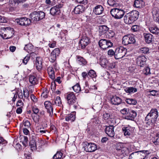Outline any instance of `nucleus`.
I'll return each mask as SVG.
<instances>
[{"label":"nucleus","mask_w":159,"mask_h":159,"mask_svg":"<svg viewBox=\"0 0 159 159\" xmlns=\"http://www.w3.org/2000/svg\"><path fill=\"white\" fill-rule=\"evenodd\" d=\"M107 42V40L105 39H101L99 42V45L103 50L106 49Z\"/></svg>","instance_id":"bb28decb"},{"label":"nucleus","mask_w":159,"mask_h":159,"mask_svg":"<svg viewBox=\"0 0 159 159\" xmlns=\"http://www.w3.org/2000/svg\"><path fill=\"white\" fill-rule=\"evenodd\" d=\"M104 11L103 7L100 5H98L93 8V12L96 15H99L102 14Z\"/></svg>","instance_id":"2eb2a0df"},{"label":"nucleus","mask_w":159,"mask_h":159,"mask_svg":"<svg viewBox=\"0 0 159 159\" xmlns=\"http://www.w3.org/2000/svg\"><path fill=\"white\" fill-rule=\"evenodd\" d=\"M117 50H115L114 52L113 50H108V54L111 57L113 56L114 55H116V53L117 52Z\"/></svg>","instance_id":"603ef678"},{"label":"nucleus","mask_w":159,"mask_h":159,"mask_svg":"<svg viewBox=\"0 0 159 159\" xmlns=\"http://www.w3.org/2000/svg\"><path fill=\"white\" fill-rule=\"evenodd\" d=\"M65 117L66 120L67 121L69 120L73 121L75 120V116L74 114H70L65 116Z\"/></svg>","instance_id":"72a5a7b5"},{"label":"nucleus","mask_w":159,"mask_h":159,"mask_svg":"<svg viewBox=\"0 0 159 159\" xmlns=\"http://www.w3.org/2000/svg\"><path fill=\"white\" fill-rule=\"evenodd\" d=\"M108 140V138L107 137H104L102 138L101 139V142L102 143H105Z\"/></svg>","instance_id":"774afa93"},{"label":"nucleus","mask_w":159,"mask_h":159,"mask_svg":"<svg viewBox=\"0 0 159 159\" xmlns=\"http://www.w3.org/2000/svg\"><path fill=\"white\" fill-rule=\"evenodd\" d=\"M34 48V46L31 43H29L25 45L24 50H30Z\"/></svg>","instance_id":"49530a36"},{"label":"nucleus","mask_w":159,"mask_h":159,"mask_svg":"<svg viewBox=\"0 0 159 159\" xmlns=\"http://www.w3.org/2000/svg\"><path fill=\"white\" fill-rule=\"evenodd\" d=\"M30 145V147L32 148V150L34 149V150H36L37 149V145L36 142H30L29 143Z\"/></svg>","instance_id":"79ce46f5"},{"label":"nucleus","mask_w":159,"mask_h":159,"mask_svg":"<svg viewBox=\"0 0 159 159\" xmlns=\"http://www.w3.org/2000/svg\"><path fill=\"white\" fill-rule=\"evenodd\" d=\"M88 75L92 78H95L97 76L95 71L93 70H91L89 71Z\"/></svg>","instance_id":"ea45409f"},{"label":"nucleus","mask_w":159,"mask_h":159,"mask_svg":"<svg viewBox=\"0 0 159 159\" xmlns=\"http://www.w3.org/2000/svg\"><path fill=\"white\" fill-rule=\"evenodd\" d=\"M62 155L63 154L61 152L58 151L53 156V159H62L61 158Z\"/></svg>","instance_id":"4c0bfd02"},{"label":"nucleus","mask_w":159,"mask_h":159,"mask_svg":"<svg viewBox=\"0 0 159 159\" xmlns=\"http://www.w3.org/2000/svg\"><path fill=\"white\" fill-rule=\"evenodd\" d=\"M122 130L125 136H129L132 133V128L130 126H128L123 127Z\"/></svg>","instance_id":"412c9836"},{"label":"nucleus","mask_w":159,"mask_h":159,"mask_svg":"<svg viewBox=\"0 0 159 159\" xmlns=\"http://www.w3.org/2000/svg\"><path fill=\"white\" fill-rule=\"evenodd\" d=\"M111 101L113 105H118L121 103L122 100L119 97L115 95L111 98Z\"/></svg>","instance_id":"6ab92c4d"},{"label":"nucleus","mask_w":159,"mask_h":159,"mask_svg":"<svg viewBox=\"0 0 159 159\" xmlns=\"http://www.w3.org/2000/svg\"><path fill=\"white\" fill-rule=\"evenodd\" d=\"M24 125L26 128H29L30 127L31 124L29 121L25 120H24Z\"/></svg>","instance_id":"de8ad7c7"},{"label":"nucleus","mask_w":159,"mask_h":159,"mask_svg":"<svg viewBox=\"0 0 159 159\" xmlns=\"http://www.w3.org/2000/svg\"><path fill=\"white\" fill-rule=\"evenodd\" d=\"M149 30L153 34H158L159 33V29L155 26L149 28Z\"/></svg>","instance_id":"e433bc0d"},{"label":"nucleus","mask_w":159,"mask_h":159,"mask_svg":"<svg viewBox=\"0 0 159 159\" xmlns=\"http://www.w3.org/2000/svg\"><path fill=\"white\" fill-rule=\"evenodd\" d=\"M124 90L127 93H132L136 92L137 89L136 88L133 87H129L125 88Z\"/></svg>","instance_id":"c85d7f7f"},{"label":"nucleus","mask_w":159,"mask_h":159,"mask_svg":"<svg viewBox=\"0 0 159 159\" xmlns=\"http://www.w3.org/2000/svg\"><path fill=\"white\" fill-rule=\"evenodd\" d=\"M14 34L13 28L10 27L0 28V35L4 39L11 38Z\"/></svg>","instance_id":"7ed1b4c3"},{"label":"nucleus","mask_w":159,"mask_h":159,"mask_svg":"<svg viewBox=\"0 0 159 159\" xmlns=\"http://www.w3.org/2000/svg\"><path fill=\"white\" fill-rule=\"evenodd\" d=\"M114 128V127L113 125L106 126L105 132L108 136L115 138H114L115 136Z\"/></svg>","instance_id":"ddd939ff"},{"label":"nucleus","mask_w":159,"mask_h":159,"mask_svg":"<svg viewBox=\"0 0 159 159\" xmlns=\"http://www.w3.org/2000/svg\"><path fill=\"white\" fill-rule=\"evenodd\" d=\"M51 102L53 105L60 107L62 105L61 98L59 96L57 97L54 100H52Z\"/></svg>","instance_id":"5701e85b"},{"label":"nucleus","mask_w":159,"mask_h":159,"mask_svg":"<svg viewBox=\"0 0 159 159\" xmlns=\"http://www.w3.org/2000/svg\"><path fill=\"white\" fill-rule=\"evenodd\" d=\"M117 148L116 150L120 156H123L124 157L128 156L129 155V149L126 147L121 148Z\"/></svg>","instance_id":"dca6fc26"},{"label":"nucleus","mask_w":159,"mask_h":159,"mask_svg":"<svg viewBox=\"0 0 159 159\" xmlns=\"http://www.w3.org/2000/svg\"><path fill=\"white\" fill-rule=\"evenodd\" d=\"M127 50H117L116 55L119 58H121L124 57L126 54ZM118 59V58H117Z\"/></svg>","instance_id":"473e14b6"},{"label":"nucleus","mask_w":159,"mask_h":159,"mask_svg":"<svg viewBox=\"0 0 159 159\" xmlns=\"http://www.w3.org/2000/svg\"><path fill=\"white\" fill-rule=\"evenodd\" d=\"M77 62L80 65L84 66L87 63L86 60L83 57L80 56H76Z\"/></svg>","instance_id":"b1692460"},{"label":"nucleus","mask_w":159,"mask_h":159,"mask_svg":"<svg viewBox=\"0 0 159 159\" xmlns=\"http://www.w3.org/2000/svg\"><path fill=\"white\" fill-rule=\"evenodd\" d=\"M26 159H31V153L29 152H26L24 154Z\"/></svg>","instance_id":"8fccbe9b"},{"label":"nucleus","mask_w":159,"mask_h":159,"mask_svg":"<svg viewBox=\"0 0 159 159\" xmlns=\"http://www.w3.org/2000/svg\"><path fill=\"white\" fill-rule=\"evenodd\" d=\"M29 81L33 85H34L38 83L37 78L35 76L33 75H30Z\"/></svg>","instance_id":"cd10ccee"},{"label":"nucleus","mask_w":159,"mask_h":159,"mask_svg":"<svg viewBox=\"0 0 159 159\" xmlns=\"http://www.w3.org/2000/svg\"><path fill=\"white\" fill-rule=\"evenodd\" d=\"M7 143V141L5 140L3 138L0 136V144H3Z\"/></svg>","instance_id":"052dcab7"},{"label":"nucleus","mask_w":159,"mask_h":159,"mask_svg":"<svg viewBox=\"0 0 159 159\" xmlns=\"http://www.w3.org/2000/svg\"><path fill=\"white\" fill-rule=\"evenodd\" d=\"M7 22V20L6 18L0 15V22L5 23Z\"/></svg>","instance_id":"5fc2aeb1"},{"label":"nucleus","mask_w":159,"mask_h":159,"mask_svg":"<svg viewBox=\"0 0 159 159\" xmlns=\"http://www.w3.org/2000/svg\"><path fill=\"white\" fill-rule=\"evenodd\" d=\"M107 3L111 6L115 7L118 5L116 1L114 0H108Z\"/></svg>","instance_id":"a19ab883"},{"label":"nucleus","mask_w":159,"mask_h":159,"mask_svg":"<svg viewBox=\"0 0 159 159\" xmlns=\"http://www.w3.org/2000/svg\"><path fill=\"white\" fill-rule=\"evenodd\" d=\"M83 148L86 152H92L95 151L97 149V146L94 143L85 142L84 143Z\"/></svg>","instance_id":"1a4fd4ad"},{"label":"nucleus","mask_w":159,"mask_h":159,"mask_svg":"<svg viewBox=\"0 0 159 159\" xmlns=\"http://www.w3.org/2000/svg\"><path fill=\"white\" fill-rule=\"evenodd\" d=\"M82 75L84 79H86V78L88 77L89 76L88 73H87L86 72H83L82 73Z\"/></svg>","instance_id":"69168bd1"},{"label":"nucleus","mask_w":159,"mask_h":159,"mask_svg":"<svg viewBox=\"0 0 159 159\" xmlns=\"http://www.w3.org/2000/svg\"><path fill=\"white\" fill-rule=\"evenodd\" d=\"M139 12L136 10H134L127 13L124 17L125 22L129 24L136 20L139 17Z\"/></svg>","instance_id":"f03ea898"},{"label":"nucleus","mask_w":159,"mask_h":159,"mask_svg":"<svg viewBox=\"0 0 159 159\" xmlns=\"http://www.w3.org/2000/svg\"><path fill=\"white\" fill-rule=\"evenodd\" d=\"M149 154V151L147 150H140V159H147V156Z\"/></svg>","instance_id":"393cba45"},{"label":"nucleus","mask_w":159,"mask_h":159,"mask_svg":"<svg viewBox=\"0 0 159 159\" xmlns=\"http://www.w3.org/2000/svg\"><path fill=\"white\" fill-rule=\"evenodd\" d=\"M120 112L125 115V118L128 120H132L137 116V113L135 111L129 108H124L120 110Z\"/></svg>","instance_id":"39448f33"},{"label":"nucleus","mask_w":159,"mask_h":159,"mask_svg":"<svg viewBox=\"0 0 159 159\" xmlns=\"http://www.w3.org/2000/svg\"><path fill=\"white\" fill-rule=\"evenodd\" d=\"M110 117V114L108 113L105 112L103 114V118L105 120L108 119Z\"/></svg>","instance_id":"864d4df0"},{"label":"nucleus","mask_w":159,"mask_h":159,"mask_svg":"<svg viewBox=\"0 0 159 159\" xmlns=\"http://www.w3.org/2000/svg\"><path fill=\"white\" fill-rule=\"evenodd\" d=\"M109 28L106 25H100L99 27V35L101 36L104 34L108 31Z\"/></svg>","instance_id":"aec40b11"},{"label":"nucleus","mask_w":159,"mask_h":159,"mask_svg":"<svg viewBox=\"0 0 159 159\" xmlns=\"http://www.w3.org/2000/svg\"><path fill=\"white\" fill-rule=\"evenodd\" d=\"M76 2L79 3L85 4L87 3V0H76Z\"/></svg>","instance_id":"680f3d73"},{"label":"nucleus","mask_w":159,"mask_h":159,"mask_svg":"<svg viewBox=\"0 0 159 159\" xmlns=\"http://www.w3.org/2000/svg\"><path fill=\"white\" fill-rule=\"evenodd\" d=\"M24 96L26 98H28L29 97V92L27 90L23 91Z\"/></svg>","instance_id":"bf43d9fd"},{"label":"nucleus","mask_w":159,"mask_h":159,"mask_svg":"<svg viewBox=\"0 0 159 159\" xmlns=\"http://www.w3.org/2000/svg\"><path fill=\"white\" fill-rule=\"evenodd\" d=\"M30 16L33 21H37L43 19L45 16V13L42 11H34L32 12Z\"/></svg>","instance_id":"423d86ee"},{"label":"nucleus","mask_w":159,"mask_h":159,"mask_svg":"<svg viewBox=\"0 0 159 159\" xmlns=\"http://www.w3.org/2000/svg\"><path fill=\"white\" fill-rule=\"evenodd\" d=\"M25 1V0H13V2H14V4H16V3L18 4L19 3H23Z\"/></svg>","instance_id":"e2e57ef3"},{"label":"nucleus","mask_w":159,"mask_h":159,"mask_svg":"<svg viewBox=\"0 0 159 159\" xmlns=\"http://www.w3.org/2000/svg\"><path fill=\"white\" fill-rule=\"evenodd\" d=\"M60 50H53L51 53V56L56 57L60 53Z\"/></svg>","instance_id":"37998d69"},{"label":"nucleus","mask_w":159,"mask_h":159,"mask_svg":"<svg viewBox=\"0 0 159 159\" xmlns=\"http://www.w3.org/2000/svg\"><path fill=\"white\" fill-rule=\"evenodd\" d=\"M108 61L106 58H101L100 59V63L101 66L103 68H106L107 65Z\"/></svg>","instance_id":"2f4dec72"},{"label":"nucleus","mask_w":159,"mask_h":159,"mask_svg":"<svg viewBox=\"0 0 159 159\" xmlns=\"http://www.w3.org/2000/svg\"><path fill=\"white\" fill-rule=\"evenodd\" d=\"M110 13L113 17L118 19L122 18L125 13L124 10L118 8L111 9Z\"/></svg>","instance_id":"0eeeda50"},{"label":"nucleus","mask_w":159,"mask_h":159,"mask_svg":"<svg viewBox=\"0 0 159 159\" xmlns=\"http://www.w3.org/2000/svg\"><path fill=\"white\" fill-rule=\"evenodd\" d=\"M125 101L127 104L130 105H135L137 103V101L132 98H126Z\"/></svg>","instance_id":"f704fd0d"},{"label":"nucleus","mask_w":159,"mask_h":159,"mask_svg":"<svg viewBox=\"0 0 159 159\" xmlns=\"http://www.w3.org/2000/svg\"><path fill=\"white\" fill-rule=\"evenodd\" d=\"M131 30L134 32L138 31L139 30V26L137 25H133L131 28Z\"/></svg>","instance_id":"09e8293b"},{"label":"nucleus","mask_w":159,"mask_h":159,"mask_svg":"<svg viewBox=\"0 0 159 159\" xmlns=\"http://www.w3.org/2000/svg\"><path fill=\"white\" fill-rule=\"evenodd\" d=\"M33 111L35 114H37L39 112V109L37 107H33L32 108Z\"/></svg>","instance_id":"0e129e2a"},{"label":"nucleus","mask_w":159,"mask_h":159,"mask_svg":"<svg viewBox=\"0 0 159 159\" xmlns=\"http://www.w3.org/2000/svg\"><path fill=\"white\" fill-rule=\"evenodd\" d=\"M135 42L134 35L132 34H128L125 35L122 39V43L126 45L129 44H134Z\"/></svg>","instance_id":"6e6552de"},{"label":"nucleus","mask_w":159,"mask_h":159,"mask_svg":"<svg viewBox=\"0 0 159 159\" xmlns=\"http://www.w3.org/2000/svg\"><path fill=\"white\" fill-rule=\"evenodd\" d=\"M62 7V5L60 4L52 7L50 10V13L52 16L59 14L60 13V8Z\"/></svg>","instance_id":"f3484780"},{"label":"nucleus","mask_w":159,"mask_h":159,"mask_svg":"<svg viewBox=\"0 0 159 159\" xmlns=\"http://www.w3.org/2000/svg\"><path fill=\"white\" fill-rule=\"evenodd\" d=\"M84 11V8L83 6L79 5L76 7L74 9V11L75 14H80Z\"/></svg>","instance_id":"4be33fe9"},{"label":"nucleus","mask_w":159,"mask_h":159,"mask_svg":"<svg viewBox=\"0 0 159 159\" xmlns=\"http://www.w3.org/2000/svg\"><path fill=\"white\" fill-rule=\"evenodd\" d=\"M158 116L157 109L156 108L152 109L145 118V120L147 121L146 123L149 125H152L157 121Z\"/></svg>","instance_id":"f257e3e1"},{"label":"nucleus","mask_w":159,"mask_h":159,"mask_svg":"<svg viewBox=\"0 0 159 159\" xmlns=\"http://www.w3.org/2000/svg\"><path fill=\"white\" fill-rule=\"evenodd\" d=\"M107 35L109 38H111L113 37L115 35V32L112 30H108Z\"/></svg>","instance_id":"a18cd8bd"},{"label":"nucleus","mask_w":159,"mask_h":159,"mask_svg":"<svg viewBox=\"0 0 159 159\" xmlns=\"http://www.w3.org/2000/svg\"><path fill=\"white\" fill-rule=\"evenodd\" d=\"M133 6L136 8H139V0H135L134 1Z\"/></svg>","instance_id":"4d7b16f0"},{"label":"nucleus","mask_w":159,"mask_h":159,"mask_svg":"<svg viewBox=\"0 0 159 159\" xmlns=\"http://www.w3.org/2000/svg\"><path fill=\"white\" fill-rule=\"evenodd\" d=\"M152 141L155 145H159V131L157 133L155 136L153 137Z\"/></svg>","instance_id":"7c9ffc66"},{"label":"nucleus","mask_w":159,"mask_h":159,"mask_svg":"<svg viewBox=\"0 0 159 159\" xmlns=\"http://www.w3.org/2000/svg\"><path fill=\"white\" fill-rule=\"evenodd\" d=\"M150 93L148 94L149 95L152 96H159V91L155 90H150L148 91Z\"/></svg>","instance_id":"c9c22d12"},{"label":"nucleus","mask_w":159,"mask_h":159,"mask_svg":"<svg viewBox=\"0 0 159 159\" xmlns=\"http://www.w3.org/2000/svg\"><path fill=\"white\" fill-rule=\"evenodd\" d=\"M145 41L148 43H150L152 41L153 36L149 34H144Z\"/></svg>","instance_id":"a878e982"},{"label":"nucleus","mask_w":159,"mask_h":159,"mask_svg":"<svg viewBox=\"0 0 159 159\" xmlns=\"http://www.w3.org/2000/svg\"><path fill=\"white\" fill-rule=\"evenodd\" d=\"M31 20L26 17H21L16 20L17 23L20 25L27 26L31 23Z\"/></svg>","instance_id":"9b49d317"},{"label":"nucleus","mask_w":159,"mask_h":159,"mask_svg":"<svg viewBox=\"0 0 159 159\" xmlns=\"http://www.w3.org/2000/svg\"><path fill=\"white\" fill-rule=\"evenodd\" d=\"M14 2H13V0H11L9 2V7L8 8H11L13 9L15 7V4H14Z\"/></svg>","instance_id":"13d9d810"},{"label":"nucleus","mask_w":159,"mask_h":159,"mask_svg":"<svg viewBox=\"0 0 159 159\" xmlns=\"http://www.w3.org/2000/svg\"><path fill=\"white\" fill-rule=\"evenodd\" d=\"M107 47H106V49L110 47H112L113 46V43L110 40H107Z\"/></svg>","instance_id":"6e6d98bb"},{"label":"nucleus","mask_w":159,"mask_h":159,"mask_svg":"<svg viewBox=\"0 0 159 159\" xmlns=\"http://www.w3.org/2000/svg\"><path fill=\"white\" fill-rule=\"evenodd\" d=\"M30 57L28 55L25 57L24 59L23 60V62L26 65L27 64V62L30 60Z\"/></svg>","instance_id":"3c124183"},{"label":"nucleus","mask_w":159,"mask_h":159,"mask_svg":"<svg viewBox=\"0 0 159 159\" xmlns=\"http://www.w3.org/2000/svg\"><path fill=\"white\" fill-rule=\"evenodd\" d=\"M43 128H41L38 126L36 128L35 131L39 134H43L47 132V130H43Z\"/></svg>","instance_id":"c756f323"},{"label":"nucleus","mask_w":159,"mask_h":159,"mask_svg":"<svg viewBox=\"0 0 159 159\" xmlns=\"http://www.w3.org/2000/svg\"><path fill=\"white\" fill-rule=\"evenodd\" d=\"M30 98L34 102H36L37 101V99L34 94H32L30 95Z\"/></svg>","instance_id":"338daca9"},{"label":"nucleus","mask_w":159,"mask_h":159,"mask_svg":"<svg viewBox=\"0 0 159 159\" xmlns=\"http://www.w3.org/2000/svg\"><path fill=\"white\" fill-rule=\"evenodd\" d=\"M72 88L75 92L77 93L80 92L81 89L80 85L78 83H77L76 84L73 86Z\"/></svg>","instance_id":"58836bf2"},{"label":"nucleus","mask_w":159,"mask_h":159,"mask_svg":"<svg viewBox=\"0 0 159 159\" xmlns=\"http://www.w3.org/2000/svg\"><path fill=\"white\" fill-rule=\"evenodd\" d=\"M37 147H41L43 145V141L41 139L38 138V141L36 142Z\"/></svg>","instance_id":"c03bdc74"},{"label":"nucleus","mask_w":159,"mask_h":159,"mask_svg":"<svg viewBox=\"0 0 159 159\" xmlns=\"http://www.w3.org/2000/svg\"><path fill=\"white\" fill-rule=\"evenodd\" d=\"M90 39L86 37H83L79 43V46L81 47V49H84L90 43Z\"/></svg>","instance_id":"f8f14e48"},{"label":"nucleus","mask_w":159,"mask_h":159,"mask_svg":"<svg viewBox=\"0 0 159 159\" xmlns=\"http://www.w3.org/2000/svg\"><path fill=\"white\" fill-rule=\"evenodd\" d=\"M46 109H47V112L49 114L50 116H51L53 114V107L52 102L50 101H46L44 103Z\"/></svg>","instance_id":"4468645a"},{"label":"nucleus","mask_w":159,"mask_h":159,"mask_svg":"<svg viewBox=\"0 0 159 159\" xmlns=\"http://www.w3.org/2000/svg\"><path fill=\"white\" fill-rule=\"evenodd\" d=\"M42 58L40 57H37L36 59L35 65L36 69L38 71L41 70L42 68Z\"/></svg>","instance_id":"a211bd4d"},{"label":"nucleus","mask_w":159,"mask_h":159,"mask_svg":"<svg viewBox=\"0 0 159 159\" xmlns=\"http://www.w3.org/2000/svg\"><path fill=\"white\" fill-rule=\"evenodd\" d=\"M140 60H141V61L140 62V66L142 67L145 66V67L143 70V73L146 75L149 74L150 73V69L146 66V58L145 57L141 56L140 57Z\"/></svg>","instance_id":"9d476101"},{"label":"nucleus","mask_w":159,"mask_h":159,"mask_svg":"<svg viewBox=\"0 0 159 159\" xmlns=\"http://www.w3.org/2000/svg\"><path fill=\"white\" fill-rule=\"evenodd\" d=\"M65 98L67 101V103L70 106H72L76 109L78 107L77 99L74 93L72 92L68 93Z\"/></svg>","instance_id":"20e7f679"}]
</instances>
